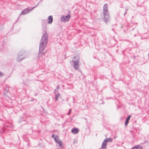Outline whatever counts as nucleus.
Wrapping results in <instances>:
<instances>
[{
  "instance_id": "1",
  "label": "nucleus",
  "mask_w": 149,
  "mask_h": 149,
  "mask_svg": "<svg viewBox=\"0 0 149 149\" xmlns=\"http://www.w3.org/2000/svg\"><path fill=\"white\" fill-rule=\"evenodd\" d=\"M48 40V35L45 31V33L43 34L40 42L39 54L41 53H42V54H45V53H43V52L47 46Z\"/></svg>"
},
{
  "instance_id": "2",
  "label": "nucleus",
  "mask_w": 149,
  "mask_h": 149,
  "mask_svg": "<svg viewBox=\"0 0 149 149\" xmlns=\"http://www.w3.org/2000/svg\"><path fill=\"white\" fill-rule=\"evenodd\" d=\"M103 12L104 18V22L106 23L107 22L109 21L111 19V17L108 12L107 3L105 4L104 6Z\"/></svg>"
},
{
  "instance_id": "3",
  "label": "nucleus",
  "mask_w": 149,
  "mask_h": 149,
  "mask_svg": "<svg viewBox=\"0 0 149 149\" xmlns=\"http://www.w3.org/2000/svg\"><path fill=\"white\" fill-rule=\"evenodd\" d=\"M13 128V126L12 123L8 122H6L3 125L4 130H3V132H5L6 130H9L10 129Z\"/></svg>"
},
{
  "instance_id": "4",
  "label": "nucleus",
  "mask_w": 149,
  "mask_h": 149,
  "mask_svg": "<svg viewBox=\"0 0 149 149\" xmlns=\"http://www.w3.org/2000/svg\"><path fill=\"white\" fill-rule=\"evenodd\" d=\"M25 53V52H21L19 53L17 58V61H20L21 60L24 59L26 57Z\"/></svg>"
},
{
  "instance_id": "5",
  "label": "nucleus",
  "mask_w": 149,
  "mask_h": 149,
  "mask_svg": "<svg viewBox=\"0 0 149 149\" xmlns=\"http://www.w3.org/2000/svg\"><path fill=\"white\" fill-rule=\"evenodd\" d=\"M42 0H41L35 6L33 7L32 8H31V9H30L29 8H26L24 10H23V11H22L21 12V14L25 15L27 13H29L30 11L31 10H32L34 8H35V7H36L39 4V3L40 2V1H42Z\"/></svg>"
},
{
  "instance_id": "6",
  "label": "nucleus",
  "mask_w": 149,
  "mask_h": 149,
  "mask_svg": "<svg viewBox=\"0 0 149 149\" xmlns=\"http://www.w3.org/2000/svg\"><path fill=\"white\" fill-rule=\"evenodd\" d=\"M70 18V15L69 14L67 16H62L61 17V20L63 22H66L68 21Z\"/></svg>"
},
{
  "instance_id": "7",
  "label": "nucleus",
  "mask_w": 149,
  "mask_h": 149,
  "mask_svg": "<svg viewBox=\"0 0 149 149\" xmlns=\"http://www.w3.org/2000/svg\"><path fill=\"white\" fill-rule=\"evenodd\" d=\"M71 64H73V66L75 70H77L78 69L79 67V62H71V61H70Z\"/></svg>"
},
{
  "instance_id": "8",
  "label": "nucleus",
  "mask_w": 149,
  "mask_h": 149,
  "mask_svg": "<svg viewBox=\"0 0 149 149\" xmlns=\"http://www.w3.org/2000/svg\"><path fill=\"white\" fill-rule=\"evenodd\" d=\"M80 57L79 55L75 56L73 57L71 62H79Z\"/></svg>"
},
{
  "instance_id": "9",
  "label": "nucleus",
  "mask_w": 149,
  "mask_h": 149,
  "mask_svg": "<svg viewBox=\"0 0 149 149\" xmlns=\"http://www.w3.org/2000/svg\"><path fill=\"white\" fill-rule=\"evenodd\" d=\"M53 17L52 15H50L48 17V23L49 24H51L53 22Z\"/></svg>"
},
{
  "instance_id": "10",
  "label": "nucleus",
  "mask_w": 149,
  "mask_h": 149,
  "mask_svg": "<svg viewBox=\"0 0 149 149\" xmlns=\"http://www.w3.org/2000/svg\"><path fill=\"white\" fill-rule=\"evenodd\" d=\"M79 131L78 129L76 128H74L71 130V132L74 134L77 133Z\"/></svg>"
},
{
  "instance_id": "11",
  "label": "nucleus",
  "mask_w": 149,
  "mask_h": 149,
  "mask_svg": "<svg viewBox=\"0 0 149 149\" xmlns=\"http://www.w3.org/2000/svg\"><path fill=\"white\" fill-rule=\"evenodd\" d=\"M56 143L58 144L59 146L61 148H63V143L61 140L59 139L56 142Z\"/></svg>"
},
{
  "instance_id": "12",
  "label": "nucleus",
  "mask_w": 149,
  "mask_h": 149,
  "mask_svg": "<svg viewBox=\"0 0 149 149\" xmlns=\"http://www.w3.org/2000/svg\"><path fill=\"white\" fill-rule=\"evenodd\" d=\"M131 117V115H129L126 118L125 120V125H127L128 123V122L130 120Z\"/></svg>"
},
{
  "instance_id": "13",
  "label": "nucleus",
  "mask_w": 149,
  "mask_h": 149,
  "mask_svg": "<svg viewBox=\"0 0 149 149\" xmlns=\"http://www.w3.org/2000/svg\"><path fill=\"white\" fill-rule=\"evenodd\" d=\"M107 141H106V140H104L103 142H102V148H105L106 147V143Z\"/></svg>"
},
{
  "instance_id": "14",
  "label": "nucleus",
  "mask_w": 149,
  "mask_h": 149,
  "mask_svg": "<svg viewBox=\"0 0 149 149\" xmlns=\"http://www.w3.org/2000/svg\"><path fill=\"white\" fill-rule=\"evenodd\" d=\"M60 96V94L59 93H58L57 94L55 95V100L56 101H57L58 99V97Z\"/></svg>"
},
{
  "instance_id": "15",
  "label": "nucleus",
  "mask_w": 149,
  "mask_h": 149,
  "mask_svg": "<svg viewBox=\"0 0 149 149\" xmlns=\"http://www.w3.org/2000/svg\"><path fill=\"white\" fill-rule=\"evenodd\" d=\"M54 140L56 143V142L58 140H59V138L57 135L55 136V137L54 138Z\"/></svg>"
},
{
  "instance_id": "16",
  "label": "nucleus",
  "mask_w": 149,
  "mask_h": 149,
  "mask_svg": "<svg viewBox=\"0 0 149 149\" xmlns=\"http://www.w3.org/2000/svg\"><path fill=\"white\" fill-rule=\"evenodd\" d=\"M104 140H106V141H107V142H111L112 141V139L111 138H106Z\"/></svg>"
},
{
  "instance_id": "17",
  "label": "nucleus",
  "mask_w": 149,
  "mask_h": 149,
  "mask_svg": "<svg viewBox=\"0 0 149 149\" xmlns=\"http://www.w3.org/2000/svg\"><path fill=\"white\" fill-rule=\"evenodd\" d=\"M135 146H136L137 148V149H142V148L141 146L139 145H136Z\"/></svg>"
},
{
  "instance_id": "18",
  "label": "nucleus",
  "mask_w": 149,
  "mask_h": 149,
  "mask_svg": "<svg viewBox=\"0 0 149 149\" xmlns=\"http://www.w3.org/2000/svg\"><path fill=\"white\" fill-rule=\"evenodd\" d=\"M128 10V8H126L125 9V11L124 14V15H125V14H126L127 13V11Z\"/></svg>"
},
{
  "instance_id": "19",
  "label": "nucleus",
  "mask_w": 149,
  "mask_h": 149,
  "mask_svg": "<svg viewBox=\"0 0 149 149\" xmlns=\"http://www.w3.org/2000/svg\"><path fill=\"white\" fill-rule=\"evenodd\" d=\"M71 109H70L69 110V112L67 113V115H69L70 114V113H71Z\"/></svg>"
},
{
  "instance_id": "20",
  "label": "nucleus",
  "mask_w": 149,
  "mask_h": 149,
  "mask_svg": "<svg viewBox=\"0 0 149 149\" xmlns=\"http://www.w3.org/2000/svg\"><path fill=\"white\" fill-rule=\"evenodd\" d=\"M3 73L2 72H1L0 71V77H2L3 76Z\"/></svg>"
},
{
  "instance_id": "21",
  "label": "nucleus",
  "mask_w": 149,
  "mask_h": 149,
  "mask_svg": "<svg viewBox=\"0 0 149 149\" xmlns=\"http://www.w3.org/2000/svg\"><path fill=\"white\" fill-rule=\"evenodd\" d=\"M55 134H52V137L53 138H54L55 137Z\"/></svg>"
},
{
  "instance_id": "22",
  "label": "nucleus",
  "mask_w": 149,
  "mask_h": 149,
  "mask_svg": "<svg viewBox=\"0 0 149 149\" xmlns=\"http://www.w3.org/2000/svg\"><path fill=\"white\" fill-rule=\"evenodd\" d=\"M131 149H137V148L136 146H134Z\"/></svg>"
},
{
  "instance_id": "23",
  "label": "nucleus",
  "mask_w": 149,
  "mask_h": 149,
  "mask_svg": "<svg viewBox=\"0 0 149 149\" xmlns=\"http://www.w3.org/2000/svg\"><path fill=\"white\" fill-rule=\"evenodd\" d=\"M37 94H36V93H35V94H34V95H35V96H37Z\"/></svg>"
},
{
  "instance_id": "24",
  "label": "nucleus",
  "mask_w": 149,
  "mask_h": 149,
  "mask_svg": "<svg viewBox=\"0 0 149 149\" xmlns=\"http://www.w3.org/2000/svg\"><path fill=\"white\" fill-rule=\"evenodd\" d=\"M59 88V85H58L57 87V88Z\"/></svg>"
},
{
  "instance_id": "25",
  "label": "nucleus",
  "mask_w": 149,
  "mask_h": 149,
  "mask_svg": "<svg viewBox=\"0 0 149 149\" xmlns=\"http://www.w3.org/2000/svg\"><path fill=\"white\" fill-rule=\"evenodd\" d=\"M56 89H55V91H54V93H55V92H56Z\"/></svg>"
},
{
  "instance_id": "26",
  "label": "nucleus",
  "mask_w": 149,
  "mask_h": 149,
  "mask_svg": "<svg viewBox=\"0 0 149 149\" xmlns=\"http://www.w3.org/2000/svg\"><path fill=\"white\" fill-rule=\"evenodd\" d=\"M61 117L63 118V116H61Z\"/></svg>"
},
{
  "instance_id": "27",
  "label": "nucleus",
  "mask_w": 149,
  "mask_h": 149,
  "mask_svg": "<svg viewBox=\"0 0 149 149\" xmlns=\"http://www.w3.org/2000/svg\"><path fill=\"white\" fill-rule=\"evenodd\" d=\"M45 21V20H43V22L44 21Z\"/></svg>"
}]
</instances>
